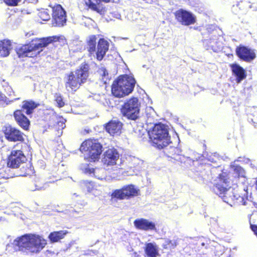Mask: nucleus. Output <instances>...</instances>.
I'll list each match as a JSON object with an SVG mask.
<instances>
[{
	"label": "nucleus",
	"instance_id": "nucleus-36",
	"mask_svg": "<svg viewBox=\"0 0 257 257\" xmlns=\"http://www.w3.org/2000/svg\"><path fill=\"white\" fill-rule=\"evenodd\" d=\"M208 159L211 162L216 163L220 160V158L218 154L214 153L209 156Z\"/></svg>",
	"mask_w": 257,
	"mask_h": 257
},
{
	"label": "nucleus",
	"instance_id": "nucleus-22",
	"mask_svg": "<svg viewBox=\"0 0 257 257\" xmlns=\"http://www.w3.org/2000/svg\"><path fill=\"white\" fill-rule=\"evenodd\" d=\"M124 195L126 199L138 196L139 190L136 188L134 185H129L123 187Z\"/></svg>",
	"mask_w": 257,
	"mask_h": 257
},
{
	"label": "nucleus",
	"instance_id": "nucleus-9",
	"mask_svg": "<svg viewBox=\"0 0 257 257\" xmlns=\"http://www.w3.org/2000/svg\"><path fill=\"white\" fill-rule=\"evenodd\" d=\"M101 145L92 140H87L82 143L80 150L81 152H87L90 161H95L98 159L101 153Z\"/></svg>",
	"mask_w": 257,
	"mask_h": 257
},
{
	"label": "nucleus",
	"instance_id": "nucleus-45",
	"mask_svg": "<svg viewBox=\"0 0 257 257\" xmlns=\"http://www.w3.org/2000/svg\"><path fill=\"white\" fill-rule=\"evenodd\" d=\"M204 245H205L204 243H202V246H204Z\"/></svg>",
	"mask_w": 257,
	"mask_h": 257
},
{
	"label": "nucleus",
	"instance_id": "nucleus-4",
	"mask_svg": "<svg viewBox=\"0 0 257 257\" xmlns=\"http://www.w3.org/2000/svg\"><path fill=\"white\" fill-rule=\"evenodd\" d=\"M89 66L87 64H82L79 69L71 72L65 78V87L69 91H76L81 84L85 82L88 76Z\"/></svg>",
	"mask_w": 257,
	"mask_h": 257
},
{
	"label": "nucleus",
	"instance_id": "nucleus-30",
	"mask_svg": "<svg viewBox=\"0 0 257 257\" xmlns=\"http://www.w3.org/2000/svg\"><path fill=\"white\" fill-rule=\"evenodd\" d=\"M83 2L85 5L91 10L96 11L97 13H100V9L95 4L92 2L91 0H83Z\"/></svg>",
	"mask_w": 257,
	"mask_h": 257
},
{
	"label": "nucleus",
	"instance_id": "nucleus-39",
	"mask_svg": "<svg viewBox=\"0 0 257 257\" xmlns=\"http://www.w3.org/2000/svg\"><path fill=\"white\" fill-rule=\"evenodd\" d=\"M83 183L85 184H89V186L88 187V191H90V189H91V188L92 187V185L91 184V182H88L87 181H84L83 182Z\"/></svg>",
	"mask_w": 257,
	"mask_h": 257
},
{
	"label": "nucleus",
	"instance_id": "nucleus-34",
	"mask_svg": "<svg viewBox=\"0 0 257 257\" xmlns=\"http://www.w3.org/2000/svg\"><path fill=\"white\" fill-rule=\"evenodd\" d=\"M55 101L57 105L59 107H63L64 105V102L63 101L62 96L59 94H56L55 95Z\"/></svg>",
	"mask_w": 257,
	"mask_h": 257
},
{
	"label": "nucleus",
	"instance_id": "nucleus-27",
	"mask_svg": "<svg viewBox=\"0 0 257 257\" xmlns=\"http://www.w3.org/2000/svg\"><path fill=\"white\" fill-rule=\"evenodd\" d=\"M111 197L112 198H116L119 200L126 199L123 187L120 189H115L113 190L111 193Z\"/></svg>",
	"mask_w": 257,
	"mask_h": 257
},
{
	"label": "nucleus",
	"instance_id": "nucleus-2",
	"mask_svg": "<svg viewBox=\"0 0 257 257\" xmlns=\"http://www.w3.org/2000/svg\"><path fill=\"white\" fill-rule=\"evenodd\" d=\"M59 37L55 36L33 40L30 44L17 47L16 52L20 58L34 57L42 51L43 48L53 42L59 41Z\"/></svg>",
	"mask_w": 257,
	"mask_h": 257
},
{
	"label": "nucleus",
	"instance_id": "nucleus-6",
	"mask_svg": "<svg viewBox=\"0 0 257 257\" xmlns=\"http://www.w3.org/2000/svg\"><path fill=\"white\" fill-rule=\"evenodd\" d=\"M39 103L32 100H25L22 102V110H17L14 112V117L18 124L23 129L27 130L30 125L28 118L22 113L24 111L27 115L32 114L34 110L39 106Z\"/></svg>",
	"mask_w": 257,
	"mask_h": 257
},
{
	"label": "nucleus",
	"instance_id": "nucleus-44",
	"mask_svg": "<svg viewBox=\"0 0 257 257\" xmlns=\"http://www.w3.org/2000/svg\"><path fill=\"white\" fill-rule=\"evenodd\" d=\"M255 188H256V189H257V181H256V184H255Z\"/></svg>",
	"mask_w": 257,
	"mask_h": 257
},
{
	"label": "nucleus",
	"instance_id": "nucleus-14",
	"mask_svg": "<svg viewBox=\"0 0 257 257\" xmlns=\"http://www.w3.org/2000/svg\"><path fill=\"white\" fill-rule=\"evenodd\" d=\"M4 132L7 139L11 141H22L24 140L23 134L19 130L7 125L5 126Z\"/></svg>",
	"mask_w": 257,
	"mask_h": 257
},
{
	"label": "nucleus",
	"instance_id": "nucleus-42",
	"mask_svg": "<svg viewBox=\"0 0 257 257\" xmlns=\"http://www.w3.org/2000/svg\"><path fill=\"white\" fill-rule=\"evenodd\" d=\"M209 47L210 48V49L214 50V45L213 44H211Z\"/></svg>",
	"mask_w": 257,
	"mask_h": 257
},
{
	"label": "nucleus",
	"instance_id": "nucleus-17",
	"mask_svg": "<svg viewBox=\"0 0 257 257\" xmlns=\"http://www.w3.org/2000/svg\"><path fill=\"white\" fill-rule=\"evenodd\" d=\"M106 131L111 136L119 135L122 127V123L117 119L111 120L105 125Z\"/></svg>",
	"mask_w": 257,
	"mask_h": 257
},
{
	"label": "nucleus",
	"instance_id": "nucleus-23",
	"mask_svg": "<svg viewBox=\"0 0 257 257\" xmlns=\"http://www.w3.org/2000/svg\"><path fill=\"white\" fill-rule=\"evenodd\" d=\"M85 172L86 173H88L90 175L93 174L95 177H96L98 179H105V176L103 174L104 173V170L103 169H94L93 168H91L89 166H88V167L85 169Z\"/></svg>",
	"mask_w": 257,
	"mask_h": 257
},
{
	"label": "nucleus",
	"instance_id": "nucleus-26",
	"mask_svg": "<svg viewBox=\"0 0 257 257\" xmlns=\"http://www.w3.org/2000/svg\"><path fill=\"white\" fill-rule=\"evenodd\" d=\"M96 37L94 35H91L88 37L87 43V49L90 54L94 53L96 49Z\"/></svg>",
	"mask_w": 257,
	"mask_h": 257
},
{
	"label": "nucleus",
	"instance_id": "nucleus-15",
	"mask_svg": "<svg viewBox=\"0 0 257 257\" xmlns=\"http://www.w3.org/2000/svg\"><path fill=\"white\" fill-rule=\"evenodd\" d=\"M134 224L138 229L145 231L156 230L155 223L147 219L142 218L136 219Z\"/></svg>",
	"mask_w": 257,
	"mask_h": 257
},
{
	"label": "nucleus",
	"instance_id": "nucleus-25",
	"mask_svg": "<svg viewBox=\"0 0 257 257\" xmlns=\"http://www.w3.org/2000/svg\"><path fill=\"white\" fill-rule=\"evenodd\" d=\"M230 169L235 178L244 177L245 172L244 170L240 166L234 164L231 165Z\"/></svg>",
	"mask_w": 257,
	"mask_h": 257
},
{
	"label": "nucleus",
	"instance_id": "nucleus-41",
	"mask_svg": "<svg viewBox=\"0 0 257 257\" xmlns=\"http://www.w3.org/2000/svg\"><path fill=\"white\" fill-rule=\"evenodd\" d=\"M5 98V96L3 95V94H0V100L4 101Z\"/></svg>",
	"mask_w": 257,
	"mask_h": 257
},
{
	"label": "nucleus",
	"instance_id": "nucleus-43",
	"mask_svg": "<svg viewBox=\"0 0 257 257\" xmlns=\"http://www.w3.org/2000/svg\"><path fill=\"white\" fill-rule=\"evenodd\" d=\"M79 196L78 195H77L76 193H74L73 194V198H74V197H79Z\"/></svg>",
	"mask_w": 257,
	"mask_h": 257
},
{
	"label": "nucleus",
	"instance_id": "nucleus-38",
	"mask_svg": "<svg viewBox=\"0 0 257 257\" xmlns=\"http://www.w3.org/2000/svg\"><path fill=\"white\" fill-rule=\"evenodd\" d=\"M66 120L63 118L61 117L59 118V120L57 122L59 129H63L65 127Z\"/></svg>",
	"mask_w": 257,
	"mask_h": 257
},
{
	"label": "nucleus",
	"instance_id": "nucleus-19",
	"mask_svg": "<svg viewBox=\"0 0 257 257\" xmlns=\"http://www.w3.org/2000/svg\"><path fill=\"white\" fill-rule=\"evenodd\" d=\"M230 67L233 74L236 77L237 83H240L246 77V74L244 69L237 64H232L230 65Z\"/></svg>",
	"mask_w": 257,
	"mask_h": 257
},
{
	"label": "nucleus",
	"instance_id": "nucleus-13",
	"mask_svg": "<svg viewBox=\"0 0 257 257\" xmlns=\"http://www.w3.org/2000/svg\"><path fill=\"white\" fill-rule=\"evenodd\" d=\"M175 16L177 21L183 25L188 26L195 23V17L191 13L183 10L177 11L175 13Z\"/></svg>",
	"mask_w": 257,
	"mask_h": 257
},
{
	"label": "nucleus",
	"instance_id": "nucleus-37",
	"mask_svg": "<svg viewBox=\"0 0 257 257\" xmlns=\"http://www.w3.org/2000/svg\"><path fill=\"white\" fill-rule=\"evenodd\" d=\"M21 0H4V2L9 6H16Z\"/></svg>",
	"mask_w": 257,
	"mask_h": 257
},
{
	"label": "nucleus",
	"instance_id": "nucleus-5",
	"mask_svg": "<svg viewBox=\"0 0 257 257\" xmlns=\"http://www.w3.org/2000/svg\"><path fill=\"white\" fill-rule=\"evenodd\" d=\"M135 83V79L132 76H121L113 82L111 87L112 93L117 97L127 95L132 92Z\"/></svg>",
	"mask_w": 257,
	"mask_h": 257
},
{
	"label": "nucleus",
	"instance_id": "nucleus-8",
	"mask_svg": "<svg viewBox=\"0 0 257 257\" xmlns=\"http://www.w3.org/2000/svg\"><path fill=\"white\" fill-rule=\"evenodd\" d=\"M140 106L138 99L133 97L124 103L121 111L124 116L129 119L135 120L139 115Z\"/></svg>",
	"mask_w": 257,
	"mask_h": 257
},
{
	"label": "nucleus",
	"instance_id": "nucleus-40",
	"mask_svg": "<svg viewBox=\"0 0 257 257\" xmlns=\"http://www.w3.org/2000/svg\"><path fill=\"white\" fill-rule=\"evenodd\" d=\"M97 251L89 250L88 253H86L85 254L92 255V254H96Z\"/></svg>",
	"mask_w": 257,
	"mask_h": 257
},
{
	"label": "nucleus",
	"instance_id": "nucleus-7",
	"mask_svg": "<svg viewBox=\"0 0 257 257\" xmlns=\"http://www.w3.org/2000/svg\"><path fill=\"white\" fill-rule=\"evenodd\" d=\"M119 155L117 151L112 148L107 150L104 154V157L102 159V162L107 166H111V168H107V170H110L112 173L111 178L115 179L121 174V168L120 165L118 163L120 162L119 160Z\"/></svg>",
	"mask_w": 257,
	"mask_h": 257
},
{
	"label": "nucleus",
	"instance_id": "nucleus-24",
	"mask_svg": "<svg viewBox=\"0 0 257 257\" xmlns=\"http://www.w3.org/2000/svg\"><path fill=\"white\" fill-rule=\"evenodd\" d=\"M68 232L66 230H60L51 232L48 236L49 239L52 242H58L63 239Z\"/></svg>",
	"mask_w": 257,
	"mask_h": 257
},
{
	"label": "nucleus",
	"instance_id": "nucleus-12",
	"mask_svg": "<svg viewBox=\"0 0 257 257\" xmlns=\"http://www.w3.org/2000/svg\"><path fill=\"white\" fill-rule=\"evenodd\" d=\"M52 9V25L53 26L61 27L66 23V13L61 5H57Z\"/></svg>",
	"mask_w": 257,
	"mask_h": 257
},
{
	"label": "nucleus",
	"instance_id": "nucleus-18",
	"mask_svg": "<svg viewBox=\"0 0 257 257\" xmlns=\"http://www.w3.org/2000/svg\"><path fill=\"white\" fill-rule=\"evenodd\" d=\"M109 43L104 39H100L98 43L96 58L97 60L101 61L103 59L106 52L108 50Z\"/></svg>",
	"mask_w": 257,
	"mask_h": 257
},
{
	"label": "nucleus",
	"instance_id": "nucleus-31",
	"mask_svg": "<svg viewBox=\"0 0 257 257\" xmlns=\"http://www.w3.org/2000/svg\"><path fill=\"white\" fill-rule=\"evenodd\" d=\"M164 150L165 153L168 154V155H173L176 153V152L178 151V149L172 146V144H170L166 148L163 149Z\"/></svg>",
	"mask_w": 257,
	"mask_h": 257
},
{
	"label": "nucleus",
	"instance_id": "nucleus-28",
	"mask_svg": "<svg viewBox=\"0 0 257 257\" xmlns=\"http://www.w3.org/2000/svg\"><path fill=\"white\" fill-rule=\"evenodd\" d=\"M49 185L47 183H44L42 180L35 181V188L31 189L32 191L45 190L48 187Z\"/></svg>",
	"mask_w": 257,
	"mask_h": 257
},
{
	"label": "nucleus",
	"instance_id": "nucleus-1",
	"mask_svg": "<svg viewBox=\"0 0 257 257\" xmlns=\"http://www.w3.org/2000/svg\"><path fill=\"white\" fill-rule=\"evenodd\" d=\"M47 244V240L43 236L28 233L17 237L12 244H7L6 250L10 251L9 248L13 245L17 247L19 250L36 254L43 250Z\"/></svg>",
	"mask_w": 257,
	"mask_h": 257
},
{
	"label": "nucleus",
	"instance_id": "nucleus-11",
	"mask_svg": "<svg viewBox=\"0 0 257 257\" xmlns=\"http://www.w3.org/2000/svg\"><path fill=\"white\" fill-rule=\"evenodd\" d=\"M216 181L214 188L215 192L219 195L224 194L225 195L223 196V200L224 202H227L225 198L226 195H228L229 193L232 192L229 189H228L229 185V179L226 178L225 173H223L219 175Z\"/></svg>",
	"mask_w": 257,
	"mask_h": 257
},
{
	"label": "nucleus",
	"instance_id": "nucleus-29",
	"mask_svg": "<svg viewBox=\"0 0 257 257\" xmlns=\"http://www.w3.org/2000/svg\"><path fill=\"white\" fill-rule=\"evenodd\" d=\"M244 194L243 196H240L238 195H234L233 198L234 199H236L237 201V202L239 203H241L243 205H246L247 204V196H245V194H246V193L245 191V190H244Z\"/></svg>",
	"mask_w": 257,
	"mask_h": 257
},
{
	"label": "nucleus",
	"instance_id": "nucleus-3",
	"mask_svg": "<svg viewBox=\"0 0 257 257\" xmlns=\"http://www.w3.org/2000/svg\"><path fill=\"white\" fill-rule=\"evenodd\" d=\"M149 135L153 146L159 149L165 148L172 144L168 126L164 124H155L152 130L149 132Z\"/></svg>",
	"mask_w": 257,
	"mask_h": 257
},
{
	"label": "nucleus",
	"instance_id": "nucleus-33",
	"mask_svg": "<svg viewBox=\"0 0 257 257\" xmlns=\"http://www.w3.org/2000/svg\"><path fill=\"white\" fill-rule=\"evenodd\" d=\"M99 73L102 76L103 81L106 83V81L109 79L108 73L106 69L104 67H101L99 70Z\"/></svg>",
	"mask_w": 257,
	"mask_h": 257
},
{
	"label": "nucleus",
	"instance_id": "nucleus-35",
	"mask_svg": "<svg viewBox=\"0 0 257 257\" xmlns=\"http://www.w3.org/2000/svg\"><path fill=\"white\" fill-rule=\"evenodd\" d=\"M148 111L150 113V116H148V121L151 122L154 119L155 112L154 109L151 107L147 108V112Z\"/></svg>",
	"mask_w": 257,
	"mask_h": 257
},
{
	"label": "nucleus",
	"instance_id": "nucleus-21",
	"mask_svg": "<svg viewBox=\"0 0 257 257\" xmlns=\"http://www.w3.org/2000/svg\"><path fill=\"white\" fill-rule=\"evenodd\" d=\"M145 251L147 257H157L159 255L158 248L156 244L153 243H147Z\"/></svg>",
	"mask_w": 257,
	"mask_h": 257
},
{
	"label": "nucleus",
	"instance_id": "nucleus-32",
	"mask_svg": "<svg viewBox=\"0 0 257 257\" xmlns=\"http://www.w3.org/2000/svg\"><path fill=\"white\" fill-rule=\"evenodd\" d=\"M39 17L43 21H48L50 19V15L48 10H44L39 13Z\"/></svg>",
	"mask_w": 257,
	"mask_h": 257
},
{
	"label": "nucleus",
	"instance_id": "nucleus-10",
	"mask_svg": "<svg viewBox=\"0 0 257 257\" xmlns=\"http://www.w3.org/2000/svg\"><path fill=\"white\" fill-rule=\"evenodd\" d=\"M19 146H22V145L21 144H18L16 147L12 151L11 154L8 158L7 165L9 167L17 168L21 164L24 163L27 160L23 151L16 149V148H19Z\"/></svg>",
	"mask_w": 257,
	"mask_h": 257
},
{
	"label": "nucleus",
	"instance_id": "nucleus-16",
	"mask_svg": "<svg viewBox=\"0 0 257 257\" xmlns=\"http://www.w3.org/2000/svg\"><path fill=\"white\" fill-rule=\"evenodd\" d=\"M236 53L241 59L249 62L255 57V54L253 50L244 46H240L236 49Z\"/></svg>",
	"mask_w": 257,
	"mask_h": 257
},
{
	"label": "nucleus",
	"instance_id": "nucleus-20",
	"mask_svg": "<svg viewBox=\"0 0 257 257\" xmlns=\"http://www.w3.org/2000/svg\"><path fill=\"white\" fill-rule=\"evenodd\" d=\"M12 43L10 40H4L0 41V56L7 57L12 50Z\"/></svg>",
	"mask_w": 257,
	"mask_h": 257
}]
</instances>
